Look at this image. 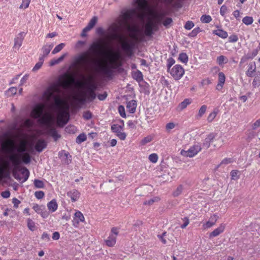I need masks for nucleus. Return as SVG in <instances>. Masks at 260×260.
Returning <instances> with one entry per match:
<instances>
[{"instance_id":"f257e3e1","label":"nucleus","mask_w":260,"mask_h":260,"mask_svg":"<svg viewBox=\"0 0 260 260\" xmlns=\"http://www.w3.org/2000/svg\"><path fill=\"white\" fill-rule=\"evenodd\" d=\"M133 5L135 7L127 10L122 14L124 23L126 25L127 30L130 32L127 37L119 34V26L116 24L111 25L109 28L110 31L109 39L111 40L117 41L121 45L122 50L126 54L131 56L133 54V50L135 46V42L140 41L143 37L142 30L136 24L131 25L128 21L136 23L140 20L144 23L145 18L150 11V7L147 0H134Z\"/></svg>"},{"instance_id":"f03ea898","label":"nucleus","mask_w":260,"mask_h":260,"mask_svg":"<svg viewBox=\"0 0 260 260\" xmlns=\"http://www.w3.org/2000/svg\"><path fill=\"white\" fill-rule=\"evenodd\" d=\"M71 86V80L69 77H62L57 83L49 87L44 93L43 98L46 102L50 103V108L57 112V124L63 127L69 119V105L63 101L61 95L63 94L62 90H66Z\"/></svg>"},{"instance_id":"7ed1b4c3","label":"nucleus","mask_w":260,"mask_h":260,"mask_svg":"<svg viewBox=\"0 0 260 260\" xmlns=\"http://www.w3.org/2000/svg\"><path fill=\"white\" fill-rule=\"evenodd\" d=\"M0 181L9 179L10 173L13 172L16 178V140L9 134H5L0 137Z\"/></svg>"},{"instance_id":"20e7f679","label":"nucleus","mask_w":260,"mask_h":260,"mask_svg":"<svg viewBox=\"0 0 260 260\" xmlns=\"http://www.w3.org/2000/svg\"><path fill=\"white\" fill-rule=\"evenodd\" d=\"M45 106L44 104H37L32 110L30 115L35 119L38 118V122L45 125L48 131V134L51 135L55 141L60 137L54 128L55 120L53 116L48 112L45 111Z\"/></svg>"},{"instance_id":"39448f33","label":"nucleus","mask_w":260,"mask_h":260,"mask_svg":"<svg viewBox=\"0 0 260 260\" xmlns=\"http://www.w3.org/2000/svg\"><path fill=\"white\" fill-rule=\"evenodd\" d=\"M21 130L17 127V154L19 160V165L21 161L28 164L30 161V156L28 152H32L34 146V137L31 140H20Z\"/></svg>"},{"instance_id":"423d86ee","label":"nucleus","mask_w":260,"mask_h":260,"mask_svg":"<svg viewBox=\"0 0 260 260\" xmlns=\"http://www.w3.org/2000/svg\"><path fill=\"white\" fill-rule=\"evenodd\" d=\"M224 141L221 134L212 133L208 134L203 143L204 146L209 148L211 144L214 147H220Z\"/></svg>"},{"instance_id":"0eeeda50","label":"nucleus","mask_w":260,"mask_h":260,"mask_svg":"<svg viewBox=\"0 0 260 260\" xmlns=\"http://www.w3.org/2000/svg\"><path fill=\"white\" fill-rule=\"evenodd\" d=\"M93 61L87 52L80 54L75 59L76 65L86 71H89L91 69Z\"/></svg>"},{"instance_id":"6e6552de","label":"nucleus","mask_w":260,"mask_h":260,"mask_svg":"<svg viewBox=\"0 0 260 260\" xmlns=\"http://www.w3.org/2000/svg\"><path fill=\"white\" fill-rule=\"evenodd\" d=\"M17 155V180L20 183L25 182L29 175L28 170L25 167H21L19 166V160Z\"/></svg>"},{"instance_id":"1a4fd4ad","label":"nucleus","mask_w":260,"mask_h":260,"mask_svg":"<svg viewBox=\"0 0 260 260\" xmlns=\"http://www.w3.org/2000/svg\"><path fill=\"white\" fill-rule=\"evenodd\" d=\"M202 150L199 145H194L190 147L187 150H181L180 154L184 157H192L197 155Z\"/></svg>"},{"instance_id":"9d476101","label":"nucleus","mask_w":260,"mask_h":260,"mask_svg":"<svg viewBox=\"0 0 260 260\" xmlns=\"http://www.w3.org/2000/svg\"><path fill=\"white\" fill-rule=\"evenodd\" d=\"M157 24L150 20L145 26L144 34L146 36L150 37L153 34V31H156L158 30Z\"/></svg>"},{"instance_id":"9b49d317","label":"nucleus","mask_w":260,"mask_h":260,"mask_svg":"<svg viewBox=\"0 0 260 260\" xmlns=\"http://www.w3.org/2000/svg\"><path fill=\"white\" fill-rule=\"evenodd\" d=\"M171 75L175 80L179 79L184 73V69L180 65H175L170 71Z\"/></svg>"},{"instance_id":"f8f14e48","label":"nucleus","mask_w":260,"mask_h":260,"mask_svg":"<svg viewBox=\"0 0 260 260\" xmlns=\"http://www.w3.org/2000/svg\"><path fill=\"white\" fill-rule=\"evenodd\" d=\"M82 86L86 89L87 91H94L97 88L96 84L93 81L92 76H90L87 79L82 83Z\"/></svg>"},{"instance_id":"ddd939ff","label":"nucleus","mask_w":260,"mask_h":260,"mask_svg":"<svg viewBox=\"0 0 260 260\" xmlns=\"http://www.w3.org/2000/svg\"><path fill=\"white\" fill-rule=\"evenodd\" d=\"M122 127L121 126L117 124H113L111 126L112 131L116 133L117 136L121 140H124L126 138V134L124 132H121V130Z\"/></svg>"},{"instance_id":"4468645a","label":"nucleus","mask_w":260,"mask_h":260,"mask_svg":"<svg viewBox=\"0 0 260 260\" xmlns=\"http://www.w3.org/2000/svg\"><path fill=\"white\" fill-rule=\"evenodd\" d=\"M225 228V225L223 223H221L216 229H215L213 232L210 233L209 238L211 239L213 237H217L220 234L222 233Z\"/></svg>"},{"instance_id":"2eb2a0df","label":"nucleus","mask_w":260,"mask_h":260,"mask_svg":"<svg viewBox=\"0 0 260 260\" xmlns=\"http://www.w3.org/2000/svg\"><path fill=\"white\" fill-rule=\"evenodd\" d=\"M47 142L43 139H39L37 140L35 148L38 152H41L47 147Z\"/></svg>"},{"instance_id":"dca6fc26","label":"nucleus","mask_w":260,"mask_h":260,"mask_svg":"<svg viewBox=\"0 0 260 260\" xmlns=\"http://www.w3.org/2000/svg\"><path fill=\"white\" fill-rule=\"evenodd\" d=\"M120 57V54L117 52L115 54L114 58L111 60L110 64H112L113 69H116L121 66V61L119 60Z\"/></svg>"},{"instance_id":"f3484780","label":"nucleus","mask_w":260,"mask_h":260,"mask_svg":"<svg viewBox=\"0 0 260 260\" xmlns=\"http://www.w3.org/2000/svg\"><path fill=\"white\" fill-rule=\"evenodd\" d=\"M112 64L110 67L108 65L102 66L100 68L101 72L107 77H111L113 74Z\"/></svg>"},{"instance_id":"a211bd4d","label":"nucleus","mask_w":260,"mask_h":260,"mask_svg":"<svg viewBox=\"0 0 260 260\" xmlns=\"http://www.w3.org/2000/svg\"><path fill=\"white\" fill-rule=\"evenodd\" d=\"M80 193L76 189H73L67 192L68 197L71 199L73 202H76L80 197Z\"/></svg>"},{"instance_id":"6ab92c4d","label":"nucleus","mask_w":260,"mask_h":260,"mask_svg":"<svg viewBox=\"0 0 260 260\" xmlns=\"http://www.w3.org/2000/svg\"><path fill=\"white\" fill-rule=\"evenodd\" d=\"M102 46L99 42H93L90 46L89 50L94 54H98L100 52Z\"/></svg>"},{"instance_id":"aec40b11","label":"nucleus","mask_w":260,"mask_h":260,"mask_svg":"<svg viewBox=\"0 0 260 260\" xmlns=\"http://www.w3.org/2000/svg\"><path fill=\"white\" fill-rule=\"evenodd\" d=\"M47 208L51 213L55 212L58 208V205L55 199L52 200L47 205Z\"/></svg>"},{"instance_id":"412c9836","label":"nucleus","mask_w":260,"mask_h":260,"mask_svg":"<svg viewBox=\"0 0 260 260\" xmlns=\"http://www.w3.org/2000/svg\"><path fill=\"white\" fill-rule=\"evenodd\" d=\"M136 101L135 100H132L127 103L126 108L130 113H133L136 111Z\"/></svg>"},{"instance_id":"4be33fe9","label":"nucleus","mask_w":260,"mask_h":260,"mask_svg":"<svg viewBox=\"0 0 260 260\" xmlns=\"http://www.w3.org/2000/svg\"><path fill=\"white\" fill-rule=\"evenodd\" d=\"M59 155L60 157L64 158V161L65 164H69L71 162V156L69 154V152H66L64 150H62L59 152Z\"/></svg>"},{"instance_id":"5701e85b","label":"nucleus","mask_w":260,"mask_h":260,"mask_svg":"<svg viewBox=\"0 0 260 260\" xmlns=\"http://www.w3.org/2000/svg\"><path fill=\"white\" fill-rule=\"evenodd\" d=\"M256 66L254 62L249 63L248 69L246 72V75L248 77H252L254 75V73L255 72Z\"/></svg>"},{"instance_id":"b1692460","label":"nucleus","mask_w":260,"mask_h":260,"mask_svg":"<svg viewBox=\"0 0 260 260\" xmlns=\"http://www.w3.org/2000/svg\"><path fill=\"white\" fill-rule=\"evenodd\" d=\"M191 103V101L189 99H185L180 103L177 107V110L181 111L184 109L188 105Z\"/></svg>"},{"instance_id":"393cba45","label":"nucleus","mask_w":260,"mask_h":260,"mask_svg":"<svg viewBox=\"0 0 260 260\" xmlns=\"http://www.w3.org/2000/svg\"><path fill=\"white\" fill-rule=\"evenodd\" d=\"M67 55V53L63 54L58 58L53 59L51 60L49 62L50 66H53L55 64H58L59 63H60L63 60V59Z\"/></svg>"},{"instance_id":"a878e982","label":"nucleus","mask_w":260,"mask_h":260,"mask_svg":"<svg viewBox=\"0 0 260 260\" xmlns=\"http://www.w3.org/2000/svg\"><path fill=\"white\" fill-rule=\"evenodd\" d=\"M34 125V121L30 119H27L24 122V126L27 129V131L30 132L32 131V127Z\"/></svg>"},{"instance_id":"bb28decb","label":"nucleus","mask_w":260,"mask_h":260,"mask_svg":"<svg viewBox=\"0 0 260 260\" xmlns=\"http://www.w3.org/2000/svg\"><path fill=\"white\" fill-rule=\"evenodd\" d=\"M106 245L109 247H113L116 243V237L110 236L105 240Z\"/></svg>"},{"instance_id":"cd10ccee","label":"nucleus","mask_w":260,"mask_h":260,"mask_svg":"<svg viewBox=\"0 0 260 260\" xmlns=\"http://www.w3.org/2000/svg\"><path fill=\"white\" fill-rule=\"evenodd\" d=\"M98 22V17L96 16H94L92 18V19L90 20L88 25L86 26L87 28H88L90 30L93 28L96 23Z\"/></svg>"},{"instance_id":"c85d7f7f","label":"nucleus","mask_w":260,"mask_h":260,"mask_svg":"<svg viewBox=\"0 0 260 260\" xmlns=\"http://www.w3.org/2000/svg\"><path fill=\"white\" fill-rule=\"evenodd\" d=\"M16 94V88L12 87L6 91L5 94L7 97L13 96Z\"/></svg>"},{"instance_id":"c756f323","label":"nucleus","mask_w":260,"mask_h":260,"mask_svg":"<svg viewBox=\"0 0 260 260\" xmlns=\"http://www.w3.org/2000/svg\"><path fill=\"white\" fill-rule=\"evenodd\" d=\"M183 189V186L182 185H179L177 186L176 189L173 192L172 195L174 197H177L180 195Z\"/></svg>"},{"instance_id":"7c9ffc66","label":"nucleus","mask_w":260,"mask_h":260,"mask_svg":"<svg viewBox=\"0 0 260 260\" xmlns=\"http://www.w3.org/2000/svg\"><path fill=\"white\" fill-rule=\"evenodd\" d=\"M52 48V46L51 45H45L43 47L42 51L43 54L42 56L44 57V58L47 56V55L49 53L50 50Z\"/></svg>"},{"instance_id":"2f4dec72","label":"nucleus","mask_w":260,"mask_h":260,"mask_svg":"<svg viewBox=\"0 0 260 260\" xmlns=\"http://www.w3.org/2000/svg\"><path fill=\"white\" fill-rule=\"evenodd\" d=\"M44 62V57L41 56L39 58V61L37 62L34 68L32 69L33 72H36L41 68Z\"/></svg>"},{"instance_id":"473e14b6","label":"nucleus","mask_w":260,"mask_h":260,"mask_svg":"<svg viewBox=\"0 0 260 260\" xmlns=\"http://www.w3.org/2000/svg\"><path fill=\"white\" fill-rule=\"evenodd\" d=\"M214 33L222 38H226L228 37V34L226 31L221 29H217L214 31Z\"/></svg>"},{"instance_id":"72a5a7b5","label":"nucleus","mask_w":260,"mask_h":260,"mask_svg":"<svg viewBox=\"0 0 260 260\" xmlns=\"http://www.w3.org/2000/svg\"><path fill=\"white\" fill-rule=\"evenodd\" d=\"M34 183L35 186L37 188H43L45 186L44 182L39 179H35Z\"/></svg>"},{"instance_id":"f704fd0d","label":"nucleus","mask_w":260,"mask_h":260,"mask_svg":"<svg viewBox=\"0 0 260 260\" xmlns=\"http://www.w3.org/2000/svg\"><path fill=\"white\" fill-rule=\"evenodd\" d=\"M160 199L158 197H154L152 199H151L148 201H146L144 202V204L146 205H152L154 202H158L159 201Z\"/></svg>"},{"instance_id":"c9c22d12","label":"nucleus","mask_w":260,"mask_h":260,"mask_svg":"<svg viewBox=\"0 0 260 260\" xmlns=\"http://www.w3.org/2000/svg\"><path fill=\"white\" fill-rule=\"evenodd\" d=\"M27 226L31 231H34L36 230V225L35 222L30 219L27 220Z\"/></svg>"},{"instance_id":"e433bc0d","label":"nucleus","mask_w":260,"mask_h":260,"mask_svg":"<svg viewBox=\"0 0 260 260\" xmlns=\"http://www.w3.org/2000/svg\"><path fill=\"white\" fill-rule=\"evenodd\" d=\"M242 21L246 25H250L253 23V19L252 17L246 16L243 18Z\"/></svg>"},{"instance_id":"4c0bfd02","label":"nucleus","mask_w":260,"mask_h":260,"mask_svg":"<svg viewBox=\"0 0 260 260\" xmlns=\"http://www.w3.org/2000/svg\"><path fill=\"white\" fill-rule=\"evenodd\" d=\"M211 20L212 18L209 15H203L201 18V21L203 23H208L211 22Z\"/></svg>"},{"instance_id":"58836bf2","label":"nucleus","mask_w":260,"mask_h":260,"mask_svg":"<svg viewBox=\"0 0 260 260\" xmlns=\"http://www.w3.org/2000/svg\"><path fill=\"white\" fill-rule=\"evenodd\" d=\"M86 94L88 99L90 101L93 100L96 97V94L94 91L87 90Z\"/></svg>"},{"instance_id":"ea45409f","label":"nucleus","mask_w":260,"mask_h":260,"mask_svg":"<svg viewBox=\"0 0 260 260\" xmlns=\"http://www.w3.org/2000/svg\"><path fill=\"white\" fill-rule=\"evenodd\" d=\"M86 140V136L84 134H80L76 139V142L78 144L84 142Z\"/></svg>"},{"instance_id":"a19ab883","label":"nucleus","mask_w":260,"mask_h":260,"mask_svg":"<svg viewBox=\"0 0 260 260\" xmlns=\"http://www.w3.org/2000/svg\"><path fill=\"white\" fill-rule=\"evenodd\" d=\"M75 217L78 219V221L77 222L78 223L79 221L81 222H84V217L83 215V214L80 211H77L75 213Z\"/></svg>"},{"instance_id":"79ce46f5","label":"nucleus","mask_w":260,"mask_h":260,"mask_svg":"<svg viewBox=\"0 0 260 260\" xmlns=\"http://www.w3.org/2000/svg\"><path fill=\"white\" fill-rule=\"evenodd\" d=\"M179 59L181 61L186 63L188 61V56L185 53H181L179 55Z\"/></svg>"},{"instance_id":"37998d69","label":"nucleus","mask_w":260,"mask_h":260,"mask_svg":"<svg viewBox=\"0 0 260 260\" xmlns=\"http://www.w3.org/2000/svg\"><path fill=\"white\" fill-rule=\"evenodd\" d=\"M65 46L64 43H61L57 46H56L54 49L53 50L52 53V54H55L58 52H59Z\"/></svg>"},{"instance_id":"c03bdc74","label":"nucleus","mask_w":260,"mask_h":260,"mask_svg":"<svg viewBox=\"0 0 260 260\" xmlns=\"http://www.w3.org/2000/svg\"><path fill=\"white\" fill-rule=\"evenodd\" d=\"M30 3V0H22V4L20 5V9H25L27 8Z\"/></svg>"},{"instance_id":"a18cd8bd","label":"nucleus","mask_w":260,"mask_h":260,"mask_svg":"<svg viewBox=\"0 0 260 260\" xmlns=\"http://www.w3.org/2000/svg\"><path fill=\"white\" fill-rule=\"evenodd\" d=\"M206 110H207V106L206 105L202 106V107L200 108V109L199 111L198 116L199 117H202V116L205 113Z\"/></svg>"},{"instance_id":"49530a36","label":"nucleus","mask_w":260,"mask_h":260,"mask_svg":"<svg viewBox=\"0 0 260 260\" xmlns=\"http://www.w3.org/2000/svg\"><path fill=\"white\" fill-rule=\"evenodd\" d=\"M173 22L171 18H167L163 22V25L166 27L168 28L170 26Z\"/></svg>"},{"instance_id":"de8ad7c7","label":"nucleus","mask_w":260,"mask_h":260,"mask_svg":"<svg viewBox=\"0 0 260 260\" xmlns=\"http://www.w3.org/2000/svg\"><path fill=\"white\" fill-rule=\"evenodd\" d=\"M239 174V172L237 170H233L231 172V179L232 180H237L239 178L238 175Z\"/></svg>"},{"instance_id":"09e8293b","label":"nucleus","mask_w":260,"mask_h":260,"mask_svg":"<svg viewBox=\"0 0 260 260\" xmlns=\"http://www.w3.org/2000/svg\"><path fill=\"white\" fill-rule=\"evenodd\" d=\"M134 78H135L138 81H141L143 80L142 74L141 72L138 71L134 75Z\"/></svg>"},{"instance_id":"8fccbe9b","label":"nucleus","mask_w":260,"mask_h":260,"mask_svg":"<svg viewBox=\"0 0 260 260\" xmlns=\"http://www.w3.org/2000/svg\"><path fill=\"white\" fill-rule=\"evenodd\" d=\"M25 35V33L24 32H21L18 34V37H17V39H20V40L17 41V45H18L19 47L22 45V40L24 39Z\"/></svg>"},{"instance_id":"3c124183","label":"nucleus","mask_w":260,"mask_h":260,"mask_svg":"<svg viewBox=\"0 0 260 260\" xmlns=\"http://www.w3.org/2000/svg\"><path fill=\"white\" fill-rule=\"evenodd\" d=\"M149 159L152 162L155 163L158 160V156L155 153H152L149 156Z\"/></svg>"},{"instance_id":"603ef678","label":"nucleus","mask_w":260,"mask_h":260,"mask_svg":"<svg viewBox=\"0 0 260 260\" xmlns=\"http://www.w3.org/2000/svg\"><path fill=\"white\" fill-rule=\"evenodd\" d=\"M225 75L223 72H220L218 74V80L219 83L223 84L225 82Z\"/></svg>"},{"instance_id":"864d4df0","label":"nucleus","mask_w":260,"mask_h":260,"mask_svg":"<svg viewBox=\"0 0 260 260\" xmlns=\"http://www.w3.org/2000/svg\"><path fill=\"white\" fill-rule=\"evenodd\" d=\"M217 114V112L216 111H213V112L211 113L207 118V120L210 122H212L216 117Z\"/></svg>"},{"instance_id":"5fc2aeb1","label":"nucleus","mask_w":260,"mask_h":260,"mask_svg":"<svg viewBox=\"0 0 260 260\" xmlns=\"http://www.w3.org/2000/svg\"><path fill=\"white\" fill-rule=\"evenodd\" d=\"M43 208H44V207L42 206H39L37 204L35 205L32 207L34 210L38 214H40L42 212Z\"/></svg>"},{"instance_id":"6e6d98bb","label":"nucleus","mask_w":260,"mask_h":260,"mask_svg":"<svg viewBox=\"0 0 260 260\" xmlns=\"http://www.w3.org/2000/svg\"><path fill=\"white\" fill-rule=\"evenodd\" d=\"M44 192L42 191H37L35 192V196L38 199H41L44 197Z\"/></svg>"},{"instance_id":"4d7b16f0","label":"nucleus","mask_w":260,"mask_h":260,"mask_svg":"<svg viewBox=\"0 0 260 260\" xmlns=\"http://www.w3.org/2000/svg\"><path fill=\"white\" fill-rule=\"evenodd\" d=\"M194 26V23L191 21H188L186 22L184 27L187 30H189Z\"/></svg>"},{"instance_id":"13d9d810","label":"nucleus","mask_w":260,"mask_h":260,"mask_svg":"<svg viewBox=\"0 0 260 260\" xmlns=\"http://www.w3.org/2000/svg\"><path fill=\"white\" fill-rule=\"evenodd\" d=\"M215 224L214 223L209 220L207 221L206 223H204L203 226L204 229H207L213 226Z\"/></svg>"},{"instance_id":"bf43d9fd","label":"nucleus","mask_w":260,"mask_h":260,"mask_svg":"<svg viewBox=\"0 0 260 260\" xmlns=\"http://www.w3.org/2000/svg\"><path fill=\"white\" fill-rule=\"evenodd\" d=\"M118 111H119L120 115L122 117H126V115H125V111H124V108L123 106H119V107H118Z\"/></svg>"},{"instance_id":"052dcab7","label":"nucleus","mask_w":260,"mask_h":260,"mask_svg":"<svg viewBox=\"0 0 260 260\" xmlns=\"http://www.w3.org/2000/svg\"><path fill=\"white\" fill-rule=\"evenodd\" d=\"M152 141V137L151 136H147L144 138L141 141V143L144 145L147 143H149Z\"/></svg>"},{"instance_id":"680f3d73","label":"nucleus","mask_w":260,"mask_h":260,"mask_svg":"<svg viewBox=\"0 0 260 260\" xmlns=\"http://www.w3.org/2000/svg\"><path fill=\"white\" fill-rule=\"evenodd\" d=\"M182 220L184 221V223L181 225V228L182 229H184L189 224V219L187 217H184V218L182 219Z\"/></svg>"},{"instance_id":"e2e57ef3","label":"nucleus","mask_w":260,"mask_h":260,"mask_svg":"<svg viewBox=\"0 0 260 260\" xmlns=\"http://www.w3.org/2000/svg\"><path fill=\"white\" fill-rule=\"evenodd\" d=\"M83 117L85 119H89L92 117V114L89 111H86L83 114Z\"/></svg>"},{"instance_id":"0e129e2a","label":"nucleus","mask_w":260,"mask_h":260,"mask_svg":"<svg viewBox=\"0 0 260 260\" xmlns=\"http://www.w3.org/2000/svg\"><path fill=\"white\" fill-rule=\"evenodd\" d=\"M218 219V216L216 214H214L210 217L209 221L212 222L213 223H214L215 224Z\"/></svg>"},{"instance_id":"69168bd1","label":"nucleus","mask_w":260,"mask_h":260,"mask_svg":"<svg viewBox=\"0 0 260 260\" xmlns=\"http://www.w3.org/2000/svg\"><path fill=\"white\" fill-rule=\"evenodd\" d=\"M75 130H76L75 127L73 125L69 126L66 128V132H69V133H74L75 132Z\"/></svg>"},{"instance_id":"338daca9","label":"nucleus","mask_w":260,"mask_h":260,"mask_svg":"<svg viewBox=\"0 0 260 260\" xmlns=\"http://www.w3.org/2000/svg\"><path fill=\"white\" fill-rule=\"evenodd\" d=\"M250 59V57H249L248 56V55L247 54L246 55H245L244 56H243L241 59V61L240 62V64H243V63H244L245 62H246L248 59Z\"/></svg>"},{"instance_id":"774afa93","label":"nucleus","mask_w":260,"mask_h":260,"mask_svg":"<svg viewBox=\"0 0 260 260\" xmlns=\"http://www.w3.org/2000/svg\"><path fill=\"white\" fill-rule=\"evenodd\" d=\"M260 126V120L257 119L252 125V128L253 129L257 128Z\"/></svg>"}]
</instances>
